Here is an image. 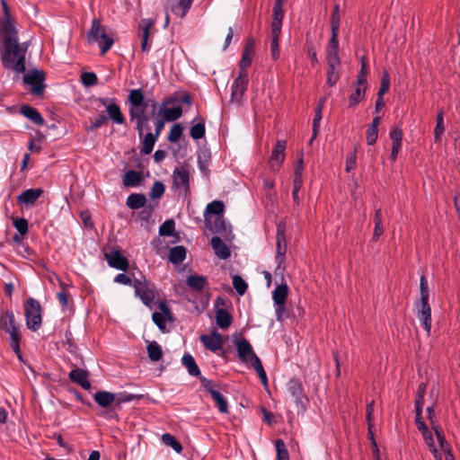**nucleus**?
<instances>
[{
    "label": "nucleus",
    "mask_w": 460,
    "mask_h": 460,
    "mask_svg": "<svg viewBox=\"0 0 460 460\" xmlns=\"http://www.w3.org/2000/svg\"><path fill=\"white\" fill-rule=\"evenodd\" d=\"M27 43L20 44L18 40L6 39L0 42V56L2 65L6 69H13L18 74L25 71V56Z\"/></svg>",
    "instance_id": "1"
},
{
    "label": "nucleus",
    "mask_w": 460,
    "mask_h": 460,
    "mask_svg": "<svg viewBox=\"0 0 460 460\" xmlns=\"http://www.w3.org/2000/svg\"><path fill=\"white\" fill-rule=\"evenodd\" d=\"M0 329L9 333L10 346L13 350L20 357L21 333L18 326L15 323L14 314L12 311L7 310L0 314Z\"/></svg>",
    "instance_id": "2"
},
{
    "label": "nucleus",
    "mask_w": 460,
    "mask_h": 460,
    "mask_svg": "<svg viewBox=\"0 0 460 460\" xmlns=\"http://www.w3.org/2000/svg\"><path fill=\"white\" fill-rule=\"evenodd\" d=\"M89 43L99 42L102 54L106 53L113 45V39L110 36L104 27L101 25L99 20L94 19L92 22L91 28L87 33Z\"/></svg>",
    "instance_id": "3"
},
{
    "label": "nucleus",
    "mask_w": 460,
    "mask_h": 460,
    "mask_svg": "<svg viewBox=\"0 0 460 460\" xmlns=\"http://www.w3.org/2000/svg\"><path fill=\"white\" fill-rule=\"evenodd\" d=\"M129 109L128 113L130 120L134 121L137 119L147 118L145 114L147 107V102L145 101V96L142 89H133L129 92L128 95Z\"/></svg>",
    "instance_id": "4"
},
{
    "label": "nucleus",
    "mask_w": 460,
    "mask_h": 460,
    "mask_svg": "<svg viewBox=\"0 0 460 460\" xmlns=\"http://www.w3.org/2000/svg\"><path fill=\"white\" fill-rule=\"evenodd\" d=\"M24 314L28 329L37 331L41 325V307L39 301L30 297L24 304Z\"/></svg>",
    "instance_id": "5"
},
{
    "label": "nucleus",
    "mask_w": 460,
    "mask_h": 460,
    "mask_svg": "<svg viewBox=\"0 0 460 460\" xmlns=\"http://www.w3.org/2000/svg\"><path fill=\"white\" fill-rule=\"evenodd\" d=\"M190 170L185 166L176 167L172 172V189L179 194L190 191Z\"/></svg>",
    "instance_id": "6"
},
{
    "label": "nucleus",
    "mask_w": 460,
    "mask_h": 460,
    "mask_svg": "<svg viewBox=\"0 0 460 460\" xmlns=\"http://www.w3.org/2000/svg\"><path fill=\"white\" fill-rule=\"evenodd\" d=\"M234 345L241 362L250 364L252 367L255 364V360L260 359L255 354L252 346L245 338L235 340Z\"/></svg>",
    "instance_id": "7"
},
{
    "label": "nucleus",
    "mask_w": 460,
    "mask_h": 460,
    "mask_svg": "<svg viewBox=\"0 0 460 460\" xmlns=\"http://www.w3.org/2000/svg\"><path fill=\"white\" fill-rule=\"evenodd\" d=\"M276 246H277V252H276V261L278 263L276 270H280L281 272L285 270V266H283V263L285 261L286 258V252H287V242H286V236H285V226L281 223H279L277 226V236H276Z\"/></svg>",
    "instance_id": "8"
},
{
    "label": "nucleus",
    "mask_w": 460,
    "mask_h": 460,
    "mask_svg": "<svg viewBox=\"0 0 460 460\" xmlns=\"http://www.w3.org/2000/svg\"><path fill=\"white\" fill-rule=\"evenodd\" d=\"M133 287L135 288V293L142 302L147 305L151 306L155 298V290L154 286L148 283L146 280L141 282L138 279H135L133 283Z\"/></svg>",
    "instance_id": "9"
},
{
    "label": "nucleus",
    "mask_w": 460,
    "mask_h": 460,
    "mask_svg": "<svg viewBox=\"0 0 460 460\" xmlns=\"http://www.w3.org/2000/svg\"><path fill=\"white\" fill-rule=\"evenodd\" d=\"M44 80V73L39 70H33L23 76V82L31 86V92L36 95H40L43 93L45 88L43 84Z\"/></svg>",
    "instance_id": "10"
},
{
    "label": "nucleus",
    "mask_w": 460,
    "mask_h": 460,
    "mask_svg": "<svg viewBox=\"0 0 460 460\" xmlns=\"http://www.w3.org/2000/svg\"><path fill=\"white\" fill-rule=\"evenodd\" d=\"M248 85V73H239V75L235 78L232 84V102H239L244 93L247 90Z\"/></svg>",
    "instance_id": "11"
},
{
    "label": "nucleus",
    "mask_w": 460,
    "mask_h": 460,
    "mask_svg": "<svg viewBox=\"0 0 460 460\" xmlns=\"http://www.w3.org/2000/svg\"><path fill=\"white\" fill-rule=\"evenodd\" d=\"M100 102L106 106L107 111V119H111L116 124H123L125 122V119L123 114L121 113L120 108L118 104L114 102L113 100L109 98H101Z\"/></svg>",
    "instance_id": "12"
},
{
    "label": "nucleus",
    "mask_w": 460,
    "mask_h": 460,
    "mask_svg": "<svg viewBox=\"0 0 460 460\" xmlns=\"http://www.w3.org/2000/svg\"><path fill=\"white\" fill-rule=\"evenodd\" d=\"M154 24L155 22L151 19H142L138 23V36L141 40V50L143 52H148L150 50V30L154 26Z\"/></svg>",
    "instance_id": "13"
},
{
    "label": "nucleus",
    "mask_w": 460,
    "mask_h": 460,
    "mask_svg": "<svg viewBox=\"0 0 460 460\" xmlns=\"http://www.w3.org/2000/svg\"><path fill=\"white\" fill-rule=\"evenodd\" d=\"M137 397V395L135 394L119 393L116 394L115 405H113V407L111 409L102 411L101 415L106 419H116L118 417L117 410L120 409L121 403L131 402Z\"/></svg>",
    "instance_id": "14"
},
{
    "label": "nucleus",
    "mask_w": 460,
    "mask_h": 460,
    "mask_svg": "<svg viewBox=\"0 0 460 460\" xmlns=\"http://www.w3.org/2000/svg\"><path fill=\"white\" fill-rule=\"evenodd\" d=\"M417 316L420 322L421 323L424 330L429 334L431 330V307L429 304V301H420L417 304Z\"/></svg>",
    "instance_id": "15"
},
{
    "label": "nucleus",
    "mask_w": 460,
    "mask_h": 460,
    "mask_svg": "<svg viewBox=\"0 0 460 460\" xmlns=\"http://www.w3.org/2000/svg\"><path fill=\"white\" fill-rule=\"evenodd\" d=\"M193 1L194 0H167L165 8L180 18H183L191 7Z\"/></svg>",
    "instance_id": "16"
},
{
    "label": "nucleus",
    "mask_w": 460,
    "mask_h": 460,
    "mask_svg": "<svg viewBox=\"0 0 460 460\" xmlns=\"http://www.w3.org/2000/svg\"><path fill=\"white\" fill-rule=\"evenodd\" d=\"M200 341L206 349L213 352H217L223 348V338L217 331L212 332L210 334L201 335Z\"/></svg>",
    "instance_id": "17"
},
{
    "label": "nucleus",
    "mask_w": 460,
    "mask_h": 460,
    "mask_svg": "<svg viewBox=\"0 0 460 460\" xmlns=\"http://www.w3.org/2000/svg\"><path fill=\"white\" fill-rule=\"evenodd\" d=\"M287 146V143L285 140H278L275 147L272 150L270 155V167L273 170H279L282 162L285 158V149Z\"/></svg>",
    "instance_id": "18"
},
{
    "label": "nucleus",
    "mask_w": 460,
    "mask_h": 460,
    "mask_svg": "<svg viewBox=\"0 0 460 460\" xmlns=\"http://www.w3.org/2000/svg\"><path fill=\"white\" fill-rule=\"evenodd\" d=\"M105 258L108 261V264L119 270H127L128 268V261L126 257H124L119 251H111L108 253H105Z\"/></svg>",
    "instance_id": "19"
},
{
    "label": "nucleus",
    "mask_w": 460,
    "mask_h": 460,
    "mask_svg": "<svg viewBox=\"0 0 460 460\" xmlns=\"http://www.w3.org/2000/svg\"><path fill=\"white\" fill-rule=\"evenodd\" d=\"M169 103L170 101H164L162 102L159 108L158 115L162 116L165 121H174L181 117L182 109L181 106L168 108L167 105Z\"/></svg>",
    "instance_id": "20"
},
{
    "label": "nucleus",
    "mask_w": 460,
    "mask_h": 460,
    "mask_svg": "<svg viewBox=\"0 0 460 460\" xmlns=\"http://www.w3.org/2000/svg\"><path fill=\"white\" fill-rule=\"evenodd\" d=\"M8 38L18 40L17 31L11 17L3 18L0 22V42L5 41Z\"/></svg>",
    "instance_id": "21"
},
{
    "label": "nucleus",
    "mask_w": 460,
    "mask_h": 460,
    "mask_svg": "<svg viewBox=\"0 0 460 460\" xmlns=\"http://www.w3.org/2000/svg\"><path fill=\"white\" fill-rule=\"evenodd\" d=\"M93 400L102 408V411L111 409L115 405L116 394L107 391H99L93 394Z\"/></svg>",
    "instance_id": "22"
},
{
    "label": "nucleus",
    "mask_w": 460,
    "mask_h": 460,
    "mask_svg": "<svg viewBox=\"0 0 460 460\" xmlns=\"http://www.w3.org/2000/svg\"><path fill=\"white\" fill-rule=\"evenodd\" d=\"M69 379L79 385L83 389L89 390L91 388V383L88 379V372L84 369L75 368L69 373Z\"/></svg>",
    "instance_id": "23"
},
{
    "label": "nucleus",
    "mask_w": 460,
    "mask_h": 460,
    "mask_svg": "<svg viewBox=\"0 0 460 460\" xmlns=\"http://www.w3.org/2000/svg\"><path fill=\"white\" fill-rule=\"evenodd\" d=\"M43 190L40 188L38 189H28L22 192L17 197V202L19 204H23L26 206L33 205L36 200L42 195Z\"/></svg>",
    "instance_id": "24"
},
{
    "label": "nucleus",
    "mask_w": 460,
    "mask_h": 460,
    "mask_svg": "<svg viewBox=\"0 0 460 460\" xmlns=\"http://www.w3.org/2000/svg\"><path fill=\"white\" fill-rule=\"evenodd\" d=\"M210 243L217 257L222 260H226L230 257V250L220 237L213 236Z\"/></svg>",
    "instance_id": "25"
},
{
    "label": "nucleus",
    "mask_w": 460,
    "mask_h": 460,
    "mask_svg": "<svg viewBox=\"0 0 460 460\" xmlns=\"http://www.w3.org/2000/svg\"><path fill=\"white\" fill-rule=\"evenodd\" d=\"M205 225L213 233H222L226 230V223L223 216L211 217L205 215Z\"/></svg>",
    "instance_id": "26"
},
{
    "label": "nucleus",
    "mask_w": 460,
    "mask_h": 460,
    "mask_svg": "<svg viewBox=\"0 0 460 460\" xmlns=\"http://www.w3.org/2000/svg\"><path fill=\"white\" fill-rule=\"evenodd\" d=\"M21 113L31 120L33 123L39 126H42L44 124V119L39 111L31 106L23 105L21 107Z\"/></svg>",
    "instance_id": "27"
},
{
    "label": "nucleus",
    "mask_w": 460,
    "mask_h": 460,
    "mask_svg": "<svg viewBox=\"0 0 460 460\" xmlns=\"http://www.w3.org/2000/svg\"><path fill=\"white\" fill-rule=\"evenodd\" d=\"M324 102H325L324 98L320 99V101H319V102L317 104V107L315 109V113H314V119H313V134H312V137H311V139H310V144H312L313 141L317 137L319 127H320V123H321V120H322V118H323V108Z\"/></svg>",
    "instance_id": "28"
},
{
    "label": "nucleus",
    "mask_w": 460,
    "mask_h": 460,
    "mask_svg": "<svg viewBox=\"0 0 460 460\" xmlns=\"http://www.w3.org/2000/svg\"><path fill=\"white\" fill-rule=\"evenodd\" d=\"M253 49L254 47L252 41L247 43L239 62L240 73H247L246 68L251 65Z\"/></svg>",
    "instance_id": "29"
},
{
    "label": "nucleus",
    "mask_w": 460,
    "mask_h": 460,
    "mask_svg": "<svg viewBox=\"0 0 460 460\" xmlns=\"http://www.w3.org/2000/svg\"><path fill=\"white\" fill-rule=\"evenodd\" d=\"M186 284L190 288L200 292L208 286V280L204 276L190 275L187 278Z\"/></svg>",
    "instance_id": "30"
},
{
    "label": "nucleus",
    "mask_w": 460,
    "mask_h": 460,
    "mask_svg": "<svg viewBox=\"0 0 460 460\" xmlns=\"http://www.w3.org/2000/svg\"><path fill=\"white\" fill-rule=\"evenodd\" d=\"M181 363L187 368L189 375L192 376H200V370L190 354H184L181 358Z\"/></svg>",
    "instance_id": "31"
},
{
    "label": "nucleus",
    "mask_w": 460,
    "mask_h": 460,
    "mask_svg": "<svg viewBox=\"0 0 460 460\" xmlns=\"http://www.w3.org/2000/svg\"><path fill=\"white\" fill-rule=\"evenodd\" d=\"M216 321L221 329H226L231 325L233 318L227 310L220 308L216 311Z\"/></svg>",
    "instance_id": "32"
},
{
    "label": "nucleus",
    "mask_w": 460,
    "mask_h": 460,
    "mask_svg": "<svg viewBox=\"0 0 460 460\" xmlns=\"http://www.w3.org/2000/svg\"><path fill=\"white\" fill-rule=\"evenodd\" d=\"M142 181V176L138 172L129 170L123 175V184L127 187H134L138 185Z\"/></svg>",
    "instance_id": "33"
},
{
    "label": "nucleus",
    "mask_w": 460,
    "mask_h": 460,
    "mask_svg": "<svg viewBox=\"0 0 460 460\" xmlns=\"http://www.w3.org/2000/svg\"><path fill=\"white\" fill-rule=\"evenodd\" d=\"M186 258V249L179 245L172 247L169 252V260L174 264L181 263Z\"/></svg>",
    "instance_id": "34"
},
{
    "label": "nucleus",
    "mask_w": 460,
    "mask_h": 460,
    "mask_svg": "<svg viewBox=\"0 0 460 460\" xmlns=\"http://www.w3.org/2000/svg\"><path fill=\"white\" fill-rule=\"evenodd\" d=\"M288 294V287L287 284L277 286L272 292L274 304H286Z\"/></svg>",
    "instance_id": "35"
},
{
    "label": "nucleus",
    "mask_w": 460,
    "mask_h": 460,
    "mask_svg": "<svg viewBox=\"0 0 460 460\" xmlns=\"http://www.w3.org/2000/svg\"><path fill=\"white\" fill-rule=\"evenodd\" d=\"M146 202V199L144 194L133 193L127 199V206L131 209H138L144 207Z\"/></svg>",
    "instance_id": "36"
},
{
    "label": "nucleus",
    "mask_w": 460,
    "mask_h": 460,
    "mask_svg": "<svg viewBox=\"0 0 460 460\" xmlns=\"http://www.w3.org/2000/svg\"><path fill=\"white\" fill-rule=\"evenodd\" d=\"M146 350L148 358L152 361H159L163 357L162 347L155 341L148 343Z\"/></svg>",
    "instance_id": "37"
},
{
    "label": "nucleus",
    "mask_w": 460,
    "mask_h": 460,
    "mask_svg": "<svg viewBox=\"0 0 460 460\" xmlns=\"http://www.w3.org/2000/svg\"><path fill=\"white\" fill-rule=\"evenodd\" d=\"M366 89L367 86H360L356 84L354 91L352 92L349 98V107L357 106L363 100L366 93Z\"/></svg>",
    "instance_id": "38"
},
{
    "label": "nucleus",
    "mask_w": 460,
    "mask_h": 460,
    "mask_svg": "<svg viewBox=\"0 0 460 460\" xmlns=\"http://www.w3.org/2000/svg\"><path fill=\"white\" fill-rule=\"evenodd\" d=\"M224 203L222 201L215 200L208 204L204 216L219 217L224 212Z\"/></svg>",
    "instance_id": "39"
},
{
    "label": "nucleus",
    "mask_w": 460,
    "mask_h": 460,
    "mask_svg": "<svg viewBox=\"0 0 460 460\" xmlns=\"http://www.w3.org/2000/svg\"><path fill=\"white\" fill-rule=\"evenodd\" d=\"M421 433L427 446L429 447L430 452L433 454L436 460H441V456L438 454V449L435 446L432 433L429 430L428 428L422 430Z\"/></svg>",
    "instance_id": "40"
},
{
    "label": "nucleus",
    "mask_w": 460,
    "mask_h": 460,
    "mask_svg": "<svg viewBox=\"0 0 460 460\" xmlns=\"http://www.w3.org/2000/svg\"><path fill=\"white\" fill-rule=\"evenodd\" d=\"M303 391L302 384L297 379H291L288 383V392L296 400H299Z\"/></svg>",
    "instance_id": "41"
},
{
    "label": "nucleus",
    "mask_w": 460,
    "mask_h": 460,
    "mask_svg": "<svg viewBox=\"0 0 460 460\" xmlns=\"http://www.w3.org/2000/svg\"><path fill=\"white\" fill-rule=\"evenodd\" d=\"M374 222H375V229H374V234H373V239L376 241L384 233V228L382 226V224H383L382 211L380 208L376 209L375 212Z\"/></svg>",
    "instance_id": "42"
},
{
    "label": "nucleus",
    "mask_w": 460,
    "mask_h": 460,
    "mask_svg": "<svg viewBox=\"0 0 460 460\" xmlns=\"http://www.w3.org/2000/svg\"><path fill=\"white\" fill-rule=\"evenodd\" d=\"M157 138L158 137L153 135V133L148 132L142 141L141 153L149 155L153 151L155 143Z\"/></svg>",
    "instance_id": "43"
},
{
    "label": "nucleus",
    "mask_w": 460,
    "mask_h": 460,
    "mask_svg": "<svg viewBox=\"0 0 460 460\" xmlns=\"http://www.w3.org/2000/svg\"><path fill=\"white\" fill-rule=\"evenodd\" d=\"M212 399L216 402L218 411L222 413H227L228 412V403L226 398L217 391V392H212L211 395Z\"/></svg>",
    "instance_id": "44"
},
{
    "label": "nucleus",
    "mask_w": 460,
    "mask_h": 460,
    "mask_svg": "<svg viewBox=\"0 0 460 460\" xmlns=\"http://www.w3.org/2000/svg\"><path fill=\"white\" fill-rule=\"evenodd\" d=\"M162 441L164 445L171 447L177 453L182 451V447L179 441L171 434L165 433L162 436Z\"/></svg>",
    "instance_id": "45"
},
{
    "label": "nucleus",
    "mask_w": 460,
    "mask_h": 460,
    "mask_svg": "<svg viewBox=\"0 0 460 460\" xmlns=\"http://www.w3.org/2000/svg\"><path fill=\"white\" fill-rule=\"evenodd\" d=\"M436 120H437V125H436V128L434 130V137H435V141L438 142L440 140V137L445 131L444 117H443L442 111H439L438 113Z\"/></svg>",
    "instance_id": "46"
},
{
    "label": "nucleus",
    "mask_w": 460,
    "mask_h": 460,
    "mask_svg": "<svg viewBox=\"0 0 460 460\" xmlns=\"http://www.w3.org/2000/svg\"><path fill=\"white\" fill-rule=\"evenodd\" d=\"M433 430L435 432V435L437 437V439L441 449L445 451V454H447V450L450 449L448 448V444L445 438L443 429L438 425H433Z\"/></svg>",
    "instance_id": "47"
},
{
    "label": "nucleus",
    "mask_w": 460,
    "mask_h": 460,
    "mask_svg": "<svg viewBox=\"0 0 460 460\" xmlns=\"http://www.w3.org/2000/svg\"><path fill=\"white\" fill-rule=\"evenodd\" d=\"M182 131H183V128L181 127V124H179V123L174 124L171 128L170 132L168 134V137H167L168 140L172 143L178 142L182 135Z\"/></svg>",
    "instance_id": "48"
},
{
    "label": "nucleus",
    "mask_w": 460,
    "mask_h": 460,
    "mask_svg": "<svg viewBox=\"0 0 460 460\" xmlns=\"http://www.w3.org/2000/svg\"><path fill=\"white\" fill-rule=\"evenodd\" d=\"M210 160V154L207 150H201L198 154V164L200 171L206 172L208 170V162Z\"/></svg>",
    "instance_id": "49"
},
{
    "label": "nucleus",
    "mask_w": 460,
    "mask_h": 460,
    "mask_svg": "<svg viewBox=\"0 0 460 460\" xmlns=\"http://www.w3.org/2000/svg\"><path fill=\"white\" fill-rule=\"evenodd\" d=\"M175 223L172 219L165 220L159 227V234L162 236H171L174 231Z\"/></svg>",
    "instance_id": "50"
},
{
    "label": "nucleus",
    "mask_w": 460,
    "mask_h": 460,
    "mask_svg": "<svg viewBox=\"0 0 460 460\" xmlns=\"http://www.w3.org/2000/svg\"><path fill=\"white\" fill-rule=\"evenodd\" d=\"M233 286L240 296L246 292L248 287L246 282L238 275L233 277Z\"/></svg>",
    "instance_id": "51"
},
{
    "label": "nucleus",
    "mask_w": 460,
    "mask_h": 460,
    "mask_svg": "<svg viewBox=\"0 0 460 460\" xmlns=\"http://www.w3.org/2000/svg\"><path fill=\"white\" fill-rule=\"evenodd\" d=\"M277 460H289L288 452L282 439L276 441Z\"/></svg>",
    "instance_id": "52"
},
{
    "label": "nucleus",
    "mask_w": 460,
    "mask_h": 460,
    "mask_svg": "<svg viewBox=\"0 0 460 460\" xmlns=\"http://www.w3.org/2000/svg\"><path fill=\"white\" fill-rule=\"evenodd\" d=\"M252 367L257 372L258 376L264 386L268 385V377L260 359L255 360Z\"/></svg>",
    "instance_id": "53"
},
{
    "label": "nucleus",
    "mask_w": 460,
    "mask_h": 460,
    "mask_svg": "<svg viewBox=\"0 0 460 460\" xmlns=\"http://www.w3.org/2000/svg\"><path fill=\"white\" fill-rule=\"evenodd\" d=\"M420 301H422V302L429 301V291L428 280L425 276L420 277Z\"/></svg>",
    "instance_id": "54"
},
{
    "label": "nucleus",
    "mask_w": 460,
    "mask_h": 460,
    "mask_svg": "<svg viewBox=\"0 0 460 460\" xmlns=\"http://www.w3.org/2000/svg\"><path fill=\"white\" fill-rule=\"evenodd\" d=\"M190 137L193 139H200L205 135V125L202 122L197 123L190 128Z\"/></svg>",
    "instance_id": "55"
},
{
    "label": "nucleus",
    "mask_w": 460,
    "mask_h": 460,
    "mask_svg": "<svg viewBox=\"0 0 460 460\" xmlns=\"http://www.w3.org/2000/svg\"><path fill=\"white\" fill-rule=\"evenodd\" d=\"M340 66H328L327 70V84L333 86L339 80L338 67Z\"/></svg>",
    "instance_id": "56"
},
{
    "label": "nucleus",
    "mask_w": 460,
    "mask_h": 460,
    "mask_svg": "<svg viewBox=\"0 0 460 460\" xmlns=\"http://www.w3.org/2000/svg\"><path fill=\"white\" fill-rule=\"evenodd\" d=\"M164 185L161 181H155L150 190L149 196L151 199H160L164 193Z\"/></svg>",
    "instance_id": "57"
},
{
    "label": "nucleus",
    "mask_w": 460,
    "mask_h": 460,
    "mask_svg": "<svg viewBox=\"0 0 460 460\" xmlns=\"http://www.w3.org/2000/svg\"><path fill=\"white\" fill-rule=\"evenodd\" d=\"M389 87H390V76L387 72H385L382 75L380 88H379L377 96L383 97L384 94L388 92Z\"/></svg>",
    "instance_id": "58"
},
{
    "label": "nucleus",
    "mask_w": 460,
    "mask_h": 460,
    "mask_svg": "<svg viewBox=\"0 0 460 460\" xmlns=\"http://www.w3.org/2000/svg\"><path fill=\"white\" fill-rule=\"evenodd\" d=\"M97 76L93 72H84L81 75V81L85 86H93L97 84Z\"/></svg>",
    "instance_id": "59"
},
{
    "label": "nucleus",
    "mask_w": 460,
    "mask_h": 460,
    "mask_svg": "<svg viewBox=\"0 0 460 460\" xmlns=\"http://www.w3.org/2000/svg\"><path fill=\"white\" fill-rule=\"evenodd\" d=\"M13 226L21 235H24L28 232V222L23 217L13 218Z\"/></svg>",
    "instance_id": "60"
},
{
    "label": "nucleus",
    "mask_w": 460,
    "mask_h": 460,
    "mask_svg": "<svg viewBox=\"0 0 460 460\" xmlns=\"http://www.w3.org/2000/svg\"><path fill=\"white\" fill-rule=\"evenodd\" d=\"M327 63L328 66H340L338 49H327Z\"/></svg>",
    "instance_id": "61"
},
{
    "label": "nucleus",
    "mask_w": 460,
    "mask_h": 460,
    "mask_svg": "<svg viewBox=\"0 0 460 460\" xmlns=\"http://www.w3.org/2000/svg\"><path fill=\"white\" fill-rule=\"evenodd\" d=\"M340 20H341L340 6H339V4H336L334 6L332 15V22H331L332 31H339Z\"/></svg>",
    "instance_id": "62"
},
{
    "label": "nucleus",
    "mask_w": 460,
    "mask_h": 460,
    "mask_svg": "<svg viewBox=\"0 0 460 460\" xmlns=\"http://www.w3.org/2000/svg\"><path fill=\"white\" fill-rule=\"evenodd\" d=\"M305 49L308 57L311 59L312 64L316 65L318 63V58L315 47L313 45L312 42L307 40L305 44Z\"/></svg>",
    "instance_id": "63"
},
{
    "label": "nucleus",
    "mask_w": 460,
    "mask_h": 460,
    "mask_svg": "<svg viewBox=\"0 0 460 460\" xmlns=\"http://www.w3.org/2000/svg\"><path fill=\"white\" fill-rule=\"evenodd\" d=\"M378 137V128L368 127L367 130V143L368 145H374Z\"/></svg>",
    "instance_id": "64"
}]
</instances>
